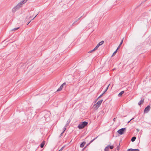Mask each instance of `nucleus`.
<instances>
[{"instance_id": "32", "label": "nucleus", "mask_w": 151, "mask_h": 151, "mask_svg": "<svg viewBox=\"0 0 151 151\" xmlns=\"http://www.w3.org/2000/svg\"><path fill=\"white\" fill-rule=\"evenodd\" d=\"M66 84V83H63V84H62V85H63V86H64Z\"/></svg>"}, {"instance_id": "16", "label": "nucleus", "mask_w": 151, "mask_h": 151, "mask_svg": "<svg viewBox=\"0 0 151 151\" xmlns=\"http://www.w3.org/2000/svg\"><path fill=\"white\" fill-rule=\"evenodd\" d=\"M107 147H108V148L109 147L111 149H113L114 148L113 145H108Z\"/></svg>"}, {"instance_id": "10", "label": "nucleus", "mask_w": 151, "mask_h": 151, "mask_svg": "<svg viewBox=\"0 0 151 151\" xmlns=\"http://www.w3.org/2000/svg\"><path fill=\"white\" fill-rule=\"evenodd\" d=\"M18 10L17 8L16 7V6L13 8L12 9V12L13 13H14L17 10Z\"/></svg>"}, {"instance_id": "19", "label": "nucleus", "mask_w": 151, "mask_h": 151, "mask_svg": "<svg viewBox=\"0 0 151 151\" xmlns=\"http://www.w3.org/2000/svg\"><path fill=\"white\" fill-rule=\"evenodd\" d=\"M104 43V41H102L101 42H99V44L100 45H103Z\"/></svg>"}, {"instance_id": "35", "label": "nucleus", "mask_w": 151, "mask_h": 151, "mask_svg": "<svg viewBox=\"0 0 151 151\" xmlns=\"http://www.w3.org/2000/svg\"><path fill=\"white\" fill-rule=\"evenodd\" d=\"M113 120L114 121H115L116 120V118H114Z\"/></svg>"}, {"instance_id": "31", "label": "nucleus", "mask_w": 151, "mask_h": 151, "mask_svg": "<svg viewBox=\"0 0 151 151\" xmlns=\"http://www.w3.org/2000/svg\"><path fill=\"white\" fill-rule=\"evenodd\" d=\"M107 90H105V91L102 93L103 94H104V93H105L107 91Z\"/></svg>"}, {"instance_id": "20", "label": "nucleus", "mask_w": 151, "mask_h": 151, "mask_svg": "<svg viewBox=\"0 0 151 151\" xmlns=\"http://www.w3.org/2000/svg\"><path fill=\"white\" fill-rule=\"evenodd\" d=\"M117 52V50H116L113 53L112 56H113L114 55H115L116 52Z\"/></svg>"}, {"instance_id": "26", "label": "nucleus", "mask_w": 151, "mask_h": 151, "mask_svg": "<svg viewBox=\"0 0 151 151\" xmlns=\"http://www.w3.org/2000/svg\"><path fill=\"white\" fill-rule=\"evenodd\" d=\"M103 94L102 93V94H101L98 98V99H98L100 98V97H101L103 95Z\"/></svg>"}, {"instance_id": "18", "label": "nucleus", "mask_w": 151, "mask_h": 151, "mask_svg": "<svg viewBox=\"0 0 151 151\" xmlns=\"http://www.w3.org/2000/svg\"><path fill=\"white\" fill-rule=\"evenodd\" d=\"M19 27H16V28H14V29H12V31H15V30H17V29H19Z\"/></svg>"}, {"instance_id": "3", "label": "nucleus", "mask_w": 151, "mask_h": 151, "mask_svg": "<svg viewBox=\"0 0 151 151\" xmlns=\"http://www.w3.org/2000/svg\"><path fill=\"white\" fill-rule=\"evenodd\" d=\"M126 131V128H122L117 131V132L120 134L122 135Z\"/></svg>"}, {"instance_id": "23", "label": "nucleus", "mask_w": 151, "mask_h": 151, "mask_svg": "<svg viewBox=\"0 0 151 151\" xmlns=\"http://www.w3.org/2000/svg\"><path fill=\"white\" fill-rule=\"evenodd\" d=\"M95 50V49H94H94H93V50H91V51H90L89 52V53L92 52H93V51H95V50Z\"/></svg>"}, {"instance_id": "38", "label": "nucleus", "mask_w": 151, "mask_h": 151, "mask_svg": "<svg viewBox=\"0 0 151 151\" xmlns=\"http://www.w3.org/2000/svg\"><path fill=\"white\" fill-rule=\"evenodd\" d=\"M119 148H117V150H119Z\"/></svg>"}, {"instance_id": "9", "label": "nucleus", "mask_w": 151, "mask_h": 151, "mask_svg": "<svg viewBox=\"0 0 151 151\" xmlns=\"http://www.w3.org/2000/svg\"><path fill=\"white\" fill-rule=\"evenodd\" d=\"M80 17L79 18H78L77 19V20L76 21H75L73 23V24H72V26H73L75 24H76V25H77L78 24V23H76V22H77L80 19V18L81 17Z\"/></svg>"}, {"instance_id": "17", "label": "nucleus", "mask_w": 151, "mask_h": 151, "mask_svg": "<svg viewBox=\"0 0 151 151\" xmlns=\"http://www.w3.org/2000/svg\"><path fill=\"white\" fill-rule=\"evenodd\" d=\"M104 151H109L108 147H106L104 149Z\"/></svg>"}, {"instance_id": "28", "label": "nucleus", "mask_w": 151, "mask_h": 151, "mask_svg": "<svg viewBox=\"0 0 151 151\" xmlns=\"http://www.w3.org/2000/svg\"><path fill=\"white\" fill-rule=\"evenodd\" d=\"M64 132H62L61 133V134H60V136H60V137H61V136H62V135L63 134V133H64Z\"/></svg>"}, {"instance_id": "25", "label": "nucleus", "mask_w": 151, "mask_h": 151, "mask_svg": "<svg viewBox=\"0 0 151 151\" xmlns=\"http://www.w3.org/2000/svg\"><path fill=\"white\" fill-rule=\"evenodd\" d=\"M27 1V0H23L22 1H23V4L24 3H25Z\"/></svg>"}, {"instance_id": "1", "label": "nucleus", "mask_w": 151, "mask_h": 151, "mask_svg": "<svg viewBox=\"0 0 151 151\" xmlns=\"http://www.w3.org/2000/svg\"><path fill=\"white\" fill-rule=\"evenodd\" d=\"M88 124L87 122L84 121L78 125V128L80 129H83Z\"/></svg>"}, {"instance_id": "13", "label": "nucleus", "mask_w": 151, "mask_h": 151, "mask_svg": "<svg viewBox=\"0 0 151 151\" xmlns=\"http://www.w3.org/2000/svg\"><path fill=\"white\" fill-rule=\"evenodd\" d=\"M45 142L44 141H43L40 145V147L41 148H43L44 147V146L45 145Z\"/></svg>"}, {"instance_id": "29", "label": "nucleus", "mask_w": 151, "mask_h": 151, "mask_svg": "<svg viewBox=\"0 0 151 151\" xmlns=\"http://www.w3.org/2000/svg\"><path fill=\"white\" fill-rule=\"evenodd\" d=\"M120 46H121L119 45L116 50H117L120 47Z\"/></svg>"}, {"instance_id": "36", "label": "nucleus", "mask_w": 151, "mask_h": 151, "mask_svg": "<svg viewBox=\"0 0 151 151\" xmlns=\"http://www.w3.org/2000/svg\"><path fill=\"white\" fill-rule=\"evenodd\" d=\"M38 14H37L35 17L32 19V20Z\"/></svg>"}, {"instance_id": "7", "label": "nucleus", "mask_w": 151, "mask_h": 151, "mask_svg": "<svg viewBox=\"0 0 151 151\" xmlns=\"http://www.w3.org/2000/svg\"><path fill=\"white\" fill-rule=\"evenodd\" d=\"M127 151H139V150L138 149H132L131 148L128 149Z\"/></svg>"}, {"instance_id": "12", "label": "nucleus", "mask_w": 151, "mask_h": 151, "mask_svg": "<svg viewBox=\"0 0 151 151\" xmlns=\"http://www.w3.org/2000/svg\"><path fill=\"white\" fill-rule=\"evenodd\" d=\"M124 91H122L118 95V96L119 97L122 96V94L124 93Z\"/></svg>"}, {"instance_id": "21", "label": "nucleus", "mask_w": 151, "mask_h": 151, "mask_svg": "<svg viewBox=\"0 0 151 151\" xmlns=\"http://www.w3.org/2000/svg\"><path fill=\"white\" fill-rule=\"evenodd\" d=\"M66 125H65L63 128V132H64L66 130Z\"/></svg>"}, {"instance_id": "6", "label": "nucleus", "mask_w": 151, "mask_h": 151, "mask_svg": "<svg viewBox=\"0 0 151 151\" xmlns=\"http://www.w3.org/2000/svg\"><path fill=\"white\" fill-rule=\"evenodd\" d=\"M98 137V136L97 137H96L94 138V139H93L90 142L88 143V144H87V145H86V146L84 147V148H83V150L84 149H85L86 148V147L88 146L91 143H92L96 139L97 137Z\"/></svg>"}, {"instance_id": "33", "label": "nucleus", "mask_w": 151, "mask_h": 151, "mask_svg": "<svg viewBox=\"0 0 151 151\" xmlns=\"http://www.w3.org/2000/svg\"><path fill=\"white\" fill-rule=\"evenodd\" d=\"M134 119V118H132V119H131L130 120V121H128V123H129L133 119Z\"/></svg>"}, {"instance_id": "39", "label": "nucleus", "mask_w": 151, "mask_h": 151, "mask_svg": "<svg viewBox=\"0 0 151 151\" xmlns=\"http://www.w3.org/2000/svg\"><path fill=\"white\" fill-rule=\"evenodd\" d=\"M60 151L59 150V151Z\"/></svg>"}, {"instance_id": "24", "label": "nucleus", "mask_w": 151, "mask_h": 151, "mask_svg": "<svg viewBox=\"0 0 151 151\" xmlns=\"http://www.w3.org/2000/svg\"><path fill=\"white\" fill-rule=\"evenodd\" d=\"M64 146L60 150V151H62L64 149Z\"/></svg>"}, {"instance_id": "30", "label": "nucleus", "mask_w": 151, "mask_h": 151, "mask_svg": "<svg viewBox=\"0 0 151 151\" xmlns=\"http://www.w3.org/2000/svg\"><path fill=\"white\" fill-rule=\"evenodd\" d=\"M110 85V84H109L107 87L106 88V90H107Z\"/></svg>"}, {"instance_id": "5", "label": "nucleus", "mask_w": 151, "mask_h": 151, "mask_svg": "<svg viewBox=\"0 0 151 151\" xmlns=\"http://www.w3.org/2000/svg\"><path fill=\"white\" fill-rule=\"evenodd\" d=\"M150 109V106L149 105L147 106L144 109V112L145 113H147Z\"/></svg>"}, {"instance_id": "37", "label": "nucleus", "mask_w": 151, "mask_h": 151, "mask_svg": "<svg viewBox=\"0 0 151 151\" xmlns=\"http://www.w3.org/2000/svg\"><path fill=\"white\" fill-rule=\"evenodd\" d=\"M31 20H30V21H29V22L28 23V24H27V25H28V24H29V23L31 22Z\"/></svg>"}, {"instance_id": "4", "label": "nucleus", "mask_w": 151, "mask_h": 151, "mask_svg": "<svg viewBox=\"0 0 151 151\" xmlns=\"http://www.w3.org/2000/svg\"><path fill=\"white\" fill-rule=\"evenodd\" d=\"M23 1H21L16 6V7L18 9H20V8L22 6V5L23 4Z\"/></svg>"}, {"instance_id": "14", "label": "nucleus", "mask_w": 151, "mask_h": 151, "mask_svg": "<svg viewBox=\"0 0 151 151\" xmlns=\"http://www.w3.org/2000/svg\"><path fill=\"white\" fill-rule=\"evenodd\" d=\"M63 87V85H61L59 87V88L58 89V90L57 91H61Z\"/></svg>"}, {"instance_id": "11", "label": "nucleus", "mask_w": 151, "mask_h": 151, "mask_svg": "<svg viewBox=\"0 0 151 151\" xmlns=\"http://www.w3.org/2000/svg\"><path fill=\"white\" fill-rule=\"evenodd\" d=\"M86 144V142H83L80 145V147H83L85 145V144Z\"/></svg>"}, {"instance_id": "8", "label": "nucleus", "mask_w": 151, "mask_h": 151, "mask_svg": "<svg viewBox=\"0 0 151 151\" xmlns=\"http://www.w3.org/2000/svg\"><path fill=\"white\" fill-rule=\"evenodd\" d=\"M144 99H141L140 101L138 103V104L140 106L144 102Z\"/></svg>"}, {"instance_id": "2", "label": "nucleus", "mask_w": 151, "mask_h": 151, "mask_svg": "<svg viewBox=\"0 0 151 151\" xmlns=\"http://www.w3.org/2000/svg\"><path fill=\"white\" fill-rule=\"evenodd\" d=\"M103 100L102 99L99 101L97 103L94 105L93 106L95 109H97L101 105Z\"/></svg>"}, {"instance_id": "15", "label": "nucleus", "mask_w": 151, "mask_h": 151, "mask_svg": "<svg viewBox=\"0 0 151 151\" xmlns=\"http://www.w3.org/2000/svg\"><path fill=\"white\" fill-rule=\"evenodd\" d=\"M136 139V137L135 136L132 137L131 139V140L132 142H134L135 141Z\"/></svg>"}, {"instance_id": "22", "label": "nucleus", "mask_w": 151, "mask_h": 151, "mask_svg": "<svg viewBox=\"0 0 151 151\" xmlns=\"http://www.w3.org/2000/svg\"><path fill=\"white\" fill-rule=\"evenodd\" d=\"M123 40H124V38H123L121 40V43H120V44L119 45H120V46H121V45H122V43H123Z\"/></svg>"}, {"instance_id": "34", "label": "nucleus", "mask_w": 151, "mask_h": 151, "mask_svg": "<svg viewBox=\"0 0 151 151\" xmlns=\"http://www.w3.org/2000/svg\"><path fill=\"white\" fill-rule=\"evenodd\" d=\"M97 45L98 46V47H99L100 46H101L99 44V43Z\"/></svg>"}, {"instance_id": "27", "label": "nucleus", "mask_w": 151, "mask_h": 151, "mask_svg": "<svg viewBox=\"0 0 151 151\" xmlns=\"http://www.w3.org/2000/svg\"><path fill=\"white\" fill-rule=\"evenodd\" d=\"M99 47H98V46L96 45V47L94 48V49L96 50Z\"/></svg>"}]
</instances>
